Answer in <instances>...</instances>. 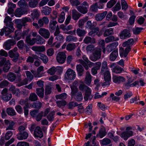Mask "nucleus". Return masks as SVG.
Instances as JSON below:
<instances>
[{"label":"nucleus","instance_id":"f257e3e1","mask_svg":"<svg viewBox=\"0 0 146 146\" xmlns=\"http://www.w3.org/2000/svg\"><path fill=\"white\" fill-rule=\"evenodd\" d=\"M102 50L100 48H95L92 54L90 56V59L92 61L95 62L101 58Z\"/></svg>","mask_w":146,"mask_h":146},{"label":"nucleus","instance_id":"f03ea898","mask_svg":"<svg viewBox=\"0 0 146 146\" xmlns=\"http://www.w3.org/2000/svg\"><path fill=\"white\" fill-rule=\"evenodd\" d=\"M18 50L17 48L15 47L9 52V56L10 58H13L12 61L14 62L17 61L19 56V54L17 52Z\"/></svg>","mask_w":146,"mask_h":146},{"label":"nucleus","instance_id":"7ed1b4c3","mask_svg":"<svg viewBox=\"0 0 146 146\" xmlns=\"http://www.w3.org/2000/svg\"><path fill=\"white\" fill-rule=\"evenodd\" d=\"M76 77L75 72L70 68L68 69L64 74V79L66 80H73Z\"/></svg>","mask_w":146,"mask_h":146},{"label":"nucleus","instance_id":"20e7f679","mask_svg":"<svg viewBox=\"0 0 146 146\" xmlns=\"http://www.w3.org/2000/svg\"><path fill=\"white\" fill-rule=\"evenodd\" d=\"M89 5L87 2L85 1L82 3V5L78 6L76 7L78 11L83 14L86 13L88 12Z\"/></svg>","mask_w":146,"mask_h":146},{"label":"nucleus","instance_id":"39448f33","mask_svg":"<svg viewBox=\"0 0 146 146\" xmlns=\"http://www.w3.org/2000/svg\"><path fill=\"white\" fill-rule=\"evenodd\" d=\"M66 58V56L65 52H60L57 54L56 59L59 63L62 64L65 62Z\"/></svg>","mask_w":146,"mask_h":146},{"label":"nucleus","instance_id":"423d86ee","mask_svg":"<svg viewBox=\"0 0 146 146\" xmlns=\"http://www.w3.org/2000/svg\"><path fill=\"white\" fill-rule=\"evenodd\" d=\"M38 33L42 37L45 39L49 38L50 33L49 31L44 28L40 29Z\"/></svg>","mask_w":146,"mask_h":146},{"label":"nucleus","instance_id":"0eeeda50","mask_svg":"<svg viewBox=\"0 0 146 146\" xmlns=\"http://www.w3.org/2000/svg\"><path fill=\"white\" fill-rule=\"evenodd\" d=\"M131 49V47L129 46L126 47L125 50L122 47H121L119 48V52L120 56L121 57H126L128 53L130 51Z\"/></svg>","mask_w":146,"mask_h":146},{"label":"nucleus","instance_id":"6e6552de","mask_svg":"<svg viewBox=\"0 0 146 146\" xmlns=\"http://www.w3.org/2000/svg\"><path fill=\"white\" fill-rule=\"evenodd\" d=\"M27 9H21L19 8H17L15 11V15L17 17H20L22 15L27 13Z\"/></svg>","mask_w":146,"mask_h":146},{"label":"nucleus","instance_id":"1a4fd4ad","mask_svg":"<svg viewBox=\"0 0 146 146\" xmlns=\"http://www.w3.org/2000/svg\"><path fill=\"white\" fill-rule=\"evenodd\" d=\"M118 43L117 42H115L112 43L110 44L107 46L106 50L109 53L115 49L118 45Z\"/></svg>","mask_w":146,"mask_h":146},{"label":"nucleus","instance_id":"9d476101","mask_svg":"<svg viewBox=\"0 0 146 146\" xmlns=\"http://www.w3.org/2000/svg\"><path fill=\"white\" fill-rule=\"evenodd\" d=\"M113 81L115 83L120 84L121 82H124L125 81L126 79L123 77L121 76H114L112 78Z\"/></svg>","mask_w":146,"mask_h":146},{"label":"nucleus","instance_id":"9b49d317","mask_svg":"<svg viewBox=\"0 0 146 146\" xmlns=\"http://www.w3.org/2000/svg\"><path fill=\"white\" fill-rule=\"evenodd\" d=\"M4 122L6 125H7V127L6 129V130H15L14 125L15 124V123L13 121H9L7 119H5Z\"/></svg>","mask_w":146,"mask_h":146},{"label":"nucleus","instance_id":"f8f14e48","mask_svg":"<svg viewBox=\"0 0 146 146\" xmlns=\"http://www.w3.org/2000/svg\"><path fill=\"white\" fill-rule=\"evenodd\" d=\"M131 34L129 31L127 29H124L122 31L119 35V36L121 38L125 39L129 37Z\"/></svg>","mask_w":146,"mask_h":146},{"label":"nucleus","instance_id":"ddd939ff","mask_svg":"<svg viewBox=\"0 0 146 146\" xmlns=\"http://www.w3.org/2000/svg\"><path fill=\"white\" fill-rule=\"evenodd\" d=\"M49 22V20L48 17H44L42 19H40L38 21V24L40 27H42L44 25V24H47Z\"/></svg>","mask_w":146,"mask_h":146},{"label":"nucleus","instance_id":"4468645a","mask_svg":"<svg viewBox=\"0 0 146 146\" xmlns=\"http://www.w3.org/2000/svg\"><path fill=\"white\" fill-rule=\"evenodd\" d=\"M107 14V11H105L102 13H99L96 15L95 19L97 21H102L105 17Z\"/></svg>","mask_w":146,"mask_h":146},{"label":"nucleus","instance_id":"2eb2a0df","mask_svg":"<svg viewBox=\"0 0 146 146\" xmlns=\"http://www.w3.org/2000/svg\"><path fill=\"white\" fill-rule=\"evenodd\" d=\"M34 135L35 137L41 138L43 136V133L40 128L39 126L36 127L34 132Z\"/></svg>","mask_w":146,"mask_h":146},{"label":"nucleus","instance_id":"dca6fc26","mask_svg":"<svg viewBox=\"0 0 146 146\" xmlns=\"http://www.w3.org/2000/svg\"><path fill=\"white\" fill-rule=\"evenodd\" d=\"M31 49L34 51L39 52H42L45 50V48L44 46H34L31 48Z\"/></svg>","mask_w":146,"mask_h":146},{"label":"nucleus","instance_id":"f3484780","mask_svg":"<svg viewBox=\"0 0 146 146\" xmlns=\"http://www.w3.org/2000/svg\"><path fill=\"white\" fill-rule=\"evenodd\" d=\"M72 18L75 20H78L81 15V14L75 9L72 10Z\"/></svg>","mask_w":146,"mask_h":146},{"label":"nucleus","instance_id":"a211bd4d","mask_svg":"<svg viewBox=\"0 0 146 146\" xmlns=\"http://www.w3.org/2000/svg\"><path fill=\"white\" fill-rule=\"evenodd\" d=\"M92 76L89 72L87 71L86 72V76L84 80L85 83L88 86H90L92 81Z\"/></svg>","mask_w":146,"mask_h":146},{"label":"nucleus","instance_id":"6ab92c4d","mask_svg":"<svg viewBox=\"0 0 146 146\" xmlns=\"http://www.w3.org/2000/svg\"><path fill=\"white\" fill-rule=\"evenodd\" d=\"M28 136V134L25 131L19 133L17 135V138L19 140H23L27 138Z\"/></svg>","mask_w":146,"mask_h":146},{"label":"nucleus","instance_id":"aec40b11","mask_svg":"<svg viewBox=\"0 0 146 146\" xmlns=\"http://www.w3.org/2000/svg\"><path fill=\"white\" fill-rule=\"evenodd\" d=\"M118 56V52L116 50L113 51L110 54L109 59L111 62L114 61Z\"/></svg>","mask_w":146,"mask_h":146},{"label":"nucleus","instance_id":"412c9836","mask_svg":"<svg viewBox=\"0 0 146 146\" xmlns=\"http://www.w3.org/2000/svg\"><path fill=\"white\" fill-rule=\"evenodd\" d=\"M76 68L78 76H81L82 75L84 72L83 67L80 64H78L76 66Z\"/></svg>","mask_w":146,"mask_h":146},{"label":"nucleus","instance_id":"4be33fe9","mask_svg":"<svg viewBox=\"0 0 146 146\" xmlns=\"http://www.w3.org/2000/svg\"><path fill=\"white\" fill-rule=\"evenodd\" d=\"M106 134V132L105 128L102 127L100 130L99 133L97 135V136L102 138Z\"/></svg>","mask_w":146,"mask_h":146},{"label":"nucleus","instance_id":"5701e85b","mask_svg":"<svg viewBox=\"0 0 146 146\" xmlns=\"http://www.w3.org/2000/svg\"><path fill=\"white\" fill-rule=\"evenodd\" d=\"M36 93L38 96L41 98H43L44 96V88H38L36 89Z\"/></svg>","mask_w":146,"mask_h":146},{"label":"nucleus","instance_id":"b1692460","mask_svg":"<svg viewBox=\"0 0 146 146\" xmlns=\"http://www.w3.org/2000/svg\"><path fill=\"white\" fill-rule=\"evenodd\" d=\"M9 90L13 94H16L17 96L19 95V89H16L15 86L12 85L11 86L9 89Z\"/></svg>","mask_w":146,"mask_h":146},{"label":"nucleus","instance_id":"393cba45","mask_svg":"<svg viewBox=\"0 0 146 146\" xmlns=\"http://www.w3.org/2000/svg\"><path fill=\"white\" fill-rule=\"evenodd\" d=\"M134 43V40L133 39L130 38L127 41H126L124 42L122 44L123 47L130 46H132Z\"/></svg>","mask_w":146,"mask_h":146},{"label":"nucleus","instance_id":"a878e982","mask_svg":"<svg viewBox=\"0 0 146 146\" xmlns=\"http://www.w3.org/2000/svg\"><path fill=\"white\" fill-rule=\"evenodd\" d=\"M51 11L52 9L50 8L47 6H45L42 8V12L45 15H48L51 13Z\"/></svg>","mask_w":146,"mask_h":146},{"label":"nucleus","instance_id":"bb28decb","mask_svg":"<svg viewBox=\"0 0 146 146\" xmlns=\"http://www.w3.org/2000/svg\"><path fill=\"white\" fill-rule=\"evenodd\" d=\"M79 90L82 91H85V92L91 91L90 88L84 84H80L79 87Z\"/></svg>","mask_w":146,"mask_h":146},{"label":"nucleus","instance_id":"cd10ccee","mask_svg":"<svg viewBox=\"0 0 146 146\" xmlns=\"http://www.w3.org/2000/svg\"><path fill=\"white\" fill-rule=\"evenodd\" d=\"M77 35L80 37L84 36H85L86 32L84 29H81L80 28H78L76 31Z\"/></svg>","mask_w":146,"mask_h":146},{"label":"nucleus","instance_id":"c85d7f7f","mask_svg":"<svg viewBox=\"0 0 146 146\" xmlns=\"http://www.w3.org/2000/svg\"><path fill=\"white\" fill-rule=\"evenodd\" d=\"M95 39L89 36H86L84 40V42L86 44L90 43H94L95 42Z\"/></svg>","mask_w":146,"mask_h":146},{"label":"nucleus","instance_id":"c756f323","mask_svg":"<svg viewBox=\"0 0 146 146\" xmlns=\"http://www.w3.org/2000/svg\"><path fill=\"white\" fill-rule=\"evenodd\" d=\"M109 70L106 61H104L102 63V67L100 73H103L105 71Z\"/></svg>","mask_w":146,"mask_h":146},{"label":"nucleus","instance_id":"7c9ffc66","mask_svg":"<svg viewBox=\"0 0 146 146\" xmlns=\"http://www.w3.org/2000/svg\"><path fill=\"white\" fill-rule=\"evenodd\" d=\"M7 78L10 82H13L16 78V76L13 73L10 72L7 75Z\"/></svg>","mask_w":146,"mask_h":146},{"label":"nucleus","instance_id":"2f4dec72","mask_svg":"<svg viewBox=\"0 0 146 146\" xmlns=\"http://www.w3.org/2000/svg\"><path fill=\"white\" fill-rule=\"evenodd\" d=\"M76 48V44L75 43H70L68 44L66 46V50L70 51L74 50Z\"/></svg>","mask_w":146,"mask_h":146},{"label":"nucleus","instance_id":"473e14b6","mask_svg":"<svg viewBox=\"0 0 146 146\" xmlns=\"http://www.w3.org/2000/svg\"><path fill=\"white\" fill-rule=\"evenodd\" d=\"M112 70L113 72H114L116 74H119L121 73L122 71L124 70L120 66L118 65H117L113 68Z\"/></svg>","mask_w":146,"mask_h":146},{"label":"nucleus","instance_id":"72a5a7b5","mask_svg":"<svg viewBox=\"0 0 146 146\" xmlns=\"http://www.w3.org/2000/svg\"><path fill=\"white\" fill-rule=\"evenodd\" d=\"M39 54L40 56L39 58L44 63L46 64L48 61V59L46 56L42 53H39Z\"/></svg>","mask_w":146,"mask_h":146},{"label":"nucleus","instance_id":"f704fd0d","mask_svg":"<svg viewBox=\"0 0 146 146\" xmlns=\"http://www.w3.org/2000/svg\"><path fill=\"white\" fill-rule=\"evenodd\" d=\"M91 29L92 30L88 33V35L91 36L95 35L96 34L97 35L100 31L98 27L94 28Z\"/></svg>","mask_w":146,"mask_h":146},{"label":"nucleus","instance_id":"c9c22d12","mask_svg":"<svg viewBox=\"0 0 146 146\" xmlns=\"http://www.w3.org/2000/svg\"><path fill=\"white\" fill-rule=\"evenodd\" d=\"M38 3L37 0H31L29 2L28 5L30 7L34 8L36 7Z\"/></svg>","mask_w":146,"mask_h":146},{"label":"nucleus","instance_id":"e433bc0d","mask_svg":"<svg viewBox=\"0 0 146 146\" xmlns=\"http://www.w3.org/2000/svg\"><path fill=\"white\" fill-rule=\"evenodd\" d=\"M113 34V30L112 28L106 29L103 34L104 36L105 37L108 36Z\"/></svg>","mask_w":146,"mask_h":146},{"label":"nucleus","instance_id":"4c0bfd02","mask_svg":"<svg viewBox=\"0 0 146 146\" xmlns=\"http://www.w3.org/2000/svg\"><path fill=\"white\" fill-rule=\"evenodd\" d=\"M103 73H100L102 75H104V80H111V77L109 70L105 71Z\"/></svg>","mask_w":146,"mask_h":146},{"label":"nucleus","instance_id":"58836bf2","mask_svg":"<svg viewBox=\"0 0 146 146\" xmlns=\"http://www.w3.org/2000/svg\"><path fill=\"white\" fill-rule=\"evenodd\" d=\"M38 99V97L36 94L35 93H31L29 97V100L32 102L37 101Z\"/></svg>","mask_w":146,"mask_h":146},{"label":"nucleus","instance_id":"ea45409f","mask_svg":"<svg viewBox=\"0 0 146 146\" xmlns=\"http://www.w3.org/2000/svg\"><path fill=\"white\" fill-rule=\"evenodd\" d=\"M45 42V40L40 36L38 35L36 38V42L38 44H42Z\"/></svg>","mask_w":146,"mask_h":146},{"label":"nucleus","instance_id":"a19ab883","mask_svg":"<svg viewBox=\"0 0 146 146\" xmlns=\"http://www.w3.org/2000/svg\"><path fill=\"white\" fill-rule=\"evenodd\" d=\"M74 98L77 101H80L83 99V96L81 92H79L75 94Z\"/></svg>","mask_w":146,"mask_h":146},{"label":"nucleus","instance_id":"79ce46f5","mask_svg":"<svg viewBox=\"0 0 146 146\" xmlns=\"http://www.w3.org/2000/svg\"><path fill=\"white\" fill-rule=\"evenodd\" d=\"M77 40L76 37L72 35L68 36L66 39V41L68 42H76Z\"/></svg>","mask_w":146,"mask_h":146},{"label":"nucleus","instance_id":"37998d69","mask_svg":"<svg viewBox=\"0 0 146 146\" xmlns=\"http://www.w3.org/2000/svg\"><path fill=\"white\" fill-rule=\"evenodd\" d=\"M18 21H20L22 23L23 26L25 25V23L28 22H31V19L28 17L23 18L21 20H18Z\"/></svg>","mask_w":146,"mask_h":146},{"label":"nucleus","instance_id":"c03bdc74","mask_svg":"<svg viewBox=\"0 0 146 146\" xmlns=\"http://www.w3.org/2000/svg\"><path fill=\"white\" fill-rule=\"evenodd\" d=\"M10 68V64L9 60L6 61L3 68V71L5 72H7Z\"/></svg>","mask_w":146,"mask_h":146},{"label":"nucleus","instance_id":"a18cd8bd","mask_svg":"<svg viewBox=\"0 0 146 146\" xmlns=\"http://www.w3.org/2000/svg\"><path fill=\"white\" fill-rule=\"evenodd\" d=\"M6 112L9 115L11 116L15 115L16 114L15 110L12 108H7Z\"/></svg>","mask_w":146,"mask_h":146},{"label":"nucleus","instance_id":"49530a36","mask_svg":"<svg viewBox=\"0 0 146 146\" xmlns=\"http://www.w3.org/2000/svg\"><path fill=\"white\" fill-rule=\"evenodd\" d=\"M18 4L19 7L21 8L28 7V4L25 0H20L18 2Z\"/></svg>","mask_w":146,"mask_h":146},{"label":"nucleus","instance_id":"de8ad7c7","mask_svg":"<svg viewBox=\"0 0 146 146\" xmlns=\"http://www.w3.org/2000/svg\"><path fill=\"white\" fill-rule=\"evenodd\" d=\"M111 143V141L110 139L105 138L102 140L101 144L103 145H106L109 144Z\"/></svg>","mask_w":146,"mask_h":146},{"label":"nucleus","instance_id":"09e8293b","mask_svg":"<svg viewBox=\"0 0 146 146\" xmlns=\"http://www.w3.org/2000/svg\"><path fill=\"white\" fill-rule=\"evenodd\" d=\"M31 15L33 18H37L39 16V12L37 9H35L33 10V12Z\"/></svg>","mask_w":146,"mask_h":146},{"label":"nucleus","instance_id":"8fccbe9b","mask_svg":"<svg viewBox=\"0 0 146 146\" xmlns=\"http://www.w3.org/2000/svg\"><path fill=\"white\" fill-rule=\"evenodd\" d=\"M70 2L73 6H76V8L81 4V3L78 0H70Z\"/></svg>","mask_w":146,"mask_h":146},{"label":"nucleus","instance_id":"3c124183","mask_svg":"<svg viewBox=\"0 0 146 146\" xmlns=\"http://www.w3.org/2000/svg\"><path fill=\"white\" fill-rule=\"evenodd\" d=\"M92 98V96L91 95V91L85 92L84 98L86 101L88 100L89 99L91 100Z\"/></svg>","mask_w":146,"mask_h":146},{"label":"nucleus","instance_id":"603ef678","mask_svg":"<svg viewBox=\"0 0 146 146\" xmlns=\"http://www.w3.org/2000/svg\"><path fill=\"white\" fill-rule=\"evenodd\" d=\"M87 19L86 18L80 20L78 22V27L82 29L84 23L87 21Z\"/></svg>","mask_w":146,"mask_h":146},{"label":"nucleus","instance_id":"864d4df0","mask_svg":"<svg viewBox=\"0 0 146 146\" xmlns=\"http://www.w3.org/2000/svg\"><path fill=\"white\" fill-rule=\"evenodd\" d=\"M33 106L35 108L39 110L42 107V104L39 101H36L34 102Z\"/></svg>","mask_w":146,"mask_h":146},{"label":"nucleus","instance_id":"5fc2aeb1","mask_svg":"<svg viewBox=\"0 0 146 146\" xmlns=\"http://www.w3.org/2000/svg\"><path fill=\"white\" fill-rule=\"evenodd\" d=\"M12 98V94H8L2 97V99L6 102Z\"/></svg>","mask_w":146,"mask_h":146},{"label":"nucleus","instance_id":"6e6d98bb","mask_svg":"<svg viewBox=\"0 0 146 146\" xmlns=\"http://www.w3.org/2000/svg\"><path fill=\"white\" fill-rule=\"evenodd\" d=\"M25 73L27 79L30 80V81L33 80L34 78V76L32 74V72L29 71H26Z\"/></svg>","mask_w":146,"mask_h":146},{"label":"nucleus","instance_id":"4d7b16f0","mask_svg":"<svg viewBox=\"0 0 146 146\" xmlns=\"http://www.w3.org/2000/svg\"><path fill=\"white\" fill-rule=\"evenodd\" d=\"M55 111H52L47 116V118L50 121H52L54 120V115Z\"/></svg>","mask_w":146,"mask_h":146},{"label":"nucleus","instance_id":"13d9d810","mask_svg":"<svg viewBox=\"0 0 146 146\" xmlns=\"http://www.w3.org/2000/svg\"><path fill=\"white\" fill-rule=\"evenodd\" d=\"M90 10L93 12H96L98 10V5L97 3L93 4L90 7Z\"/></svg>","mask_w":146,"mask_h":146},{"label":"nucleus","instance_id":"bf43d9fd","mask_svg":"<svg viewBox=\"0 0 146 146\" xmlns=\"http://www.w3.org/2000/svg\"><path fill=\"white\" fill-rule=\"evenodd\" d=\"M56 103L57 106L60 108L65 106L66 104V102L64 100H62L56 101Z\"/></svg>","mask_w":146,"mask_h":146},{"label":"nucleus","instance_id":"052dcab7","mask_svg":"<svg viewBox=\"0 0 146 146\" xmlns=\"http://www.w3.org/2000/svg\"><path fill=\"white\" fill-rule=\"evenodd\" d=\"M31 72L33 74L34 76L36 78H40L42 76V74L41 73L39 72H38L37 71L36 72L33 70H31Z\"/></svg>","mask_w":146,"mask_h":146},{"label":"nucleus","instance_id":"680f3d73","mask_svg":"<svg viewBox=\"0 0 146 146\" xmlns=\"http://www.w3.org/2000/svg\"><path fill=\"white\" fill-rule=\"evenodd\" d=\"M57 23V22L55 21L50 22L49 24V28L52 30H54L56 27V25Z\"/></svg>","mask_w":146,"mask_h":146},{"label":"nucleus","instance_id":"e2e57ef3","mask_svg":"<svg viewBox=\"0 0 146 146\" xmlns=\"http://www.w3.org/2000/svg\"><path fill=\"white\" fill-rule=\"evenodd\" d=\"M94 46L93 45L90 44L87 46L86 50L87 52H93L95 49Z\"/></svg>","mask_w":146,"mask_h":146},{"label":"nucleus","instance_id":"0e129e2a","mask_svg":"<svg viewBox=\"0 0 146 146\" xmlns=\"http://www.w3.org/2000/svg\"><path fill=\"white\" fill-rule=\"evenodd\" d=\"M52 88L50 86L46 85L45 89V94L47 95L50 94L51 92Z\"/></svg>","mask_w":146,"mask_h":146},{"label":"nucleus","instance_id":"69168bd1","mask_svg":"<svg viewBox=\"0 0 146 146\" xmlns=\"http://www.w3.org/2000/svg\"><path fill=\"white\" fill-rule=\"evenodd\" d=\"M12 135L13 132L11 131H8L5 134L4 138L5 140H8L12 136Z\"/></svg>","mask_w":146,"mask_h":146},{"label":"nucleus","instance_id":"338daca9","mask_svg":"<svg viewBox=\"0 0 146 146\" xmlns=\"http://www.w3.org/2000/svg\"><path fill=\"white\" fill-rule=\"evenodd\" d=\"M65 14L64 12L62 11L58 19V21L60 23H62L65 19Z\"/></svg>","mask_w":146,"mask_h":146},{"label":"nucleus","instance_id":"774afa93","mask_svg":"<svg viewBox=\"0 0 146 146\" xmlns=\"http://www.w3.org/2000/svg\"><path fill=\"white\" fill-rule=\"evenodd\" d=\"M116 40V39H115L114 36H108L105 39V42L107 43Z\"/></svg>","mask_w":146,"mask_h":146}]
</instances>
